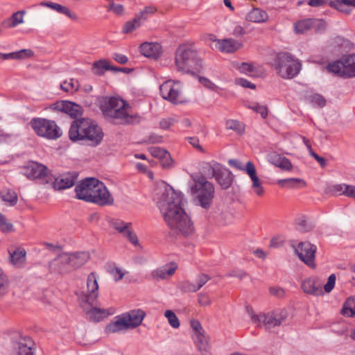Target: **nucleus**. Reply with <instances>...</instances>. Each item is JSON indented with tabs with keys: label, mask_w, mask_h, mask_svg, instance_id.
Here are the masks:
<instances>
[{
	"label": "nucleus",
	"mask_w": 355,
	"mask_h": 355,
	"mask_svg": "<svg viewBox=\"0 0 355 355\" xmlns=\"http://www.w3.org/2000/svg\"><path fill=\"white\" fill-rule=\"evenodd\" d=\"M183 196L172 187H164L157 198V206L171 230L176 234L188 236L193 233V225L190 217L182 208Z\"/></svg>",
	"instance_id": "f257e3e1"
},
{
	"label": "nucleus",
	"mask_w": 355,
	"mask_h": 355,
	"mask_svg": "<svg viewBox=\"0 0 355 355\" xmlns=\"http://www.w3.org/2000/svg\"><path fill=\"white\" fill-rule=\"evenodd\" d=\"M99 103L104 116L114 123L130 125L139 122V116L130 114V105L121 98L103 96Z\"/></svg>",
	"instance_id": "f03ea898"
},
{
	"label": "nucleus",
	"mask_w": 355,
	"mask_h": 355,
	"mask_svg": "<svg viewBox=\"0 0 355 355\" xmlns=\"http://www.w3.org/2000/svg\"><path fill=\"white\" fill-rule=\"evenodd\" d=\"M87 293H77L80 306L86 313L87 318L92 322H99L106 318L109 313L106 309L94 306L98 296V284L97 275L95 272L89 274L87 279Z\"/></svg>",
	"instance_id": "7ed1b4c3"
},
{
	"label": "nucleus",
	"mask_w": 355,
	"mask_h": 355,
	"mask_svg": "<svg viewBox=\"0 0 355 355\" xmlns=\"http://www.w3.org/2000/svg\"><path fill=\"white\" fill-rule=\"evenodd\" d=\"M103 136L101 128L91 119L85 118L74 120L69 130V137L72 141H81L92 146L99 145Z\"/></svg>",
	"instance_id": "20e7f679"
},
{
	"label": "nucleus",
	"mask_w": 355,
	"mask_h": 355,
	"mask_svg": "<svg viewBox=\"0 0 355 355\" xmlns=\"http://www.w3.org/2000/svg\"><path fill=\"white\" fill-rule=\"evenodd\" d=\"M189 189L198 205L205 209L210 208L215 196L214 184L202 175H191Z\"/></svg>",
	"instance_id": "39448f33"
},
{
	"label": "nucleus",
	"mask_w": 355,
	"mask_h": 355,
	"mask_svg": "<svg viewBox=\"0 0 355 355\" xmlns=\"http://www.w3.org/2000/svg\"><path fill=\"white\" fill-rule=\"evenodd\" d=\"M177 70L184 73L194 74L202 67V60L196 49L186 44L180 45L175 53Z\"/></svg>",
	"instance_id": "423d86ee"
},
{
	"label": "nucleus",
	"mask_w": 355,
	"mask_h": 355,
	"mask_svg": "<svg viewBox=\"0 0 355 355\" xmlns=\"http://www.w3.org/2000/svg\"><path fill=\"white\" fill-rule=\"evenodd\" d=\"M275 68L283 78L291 79L301 70V63L287 52L279 53L275 59Z\"/></svg>",
	"instance_id": "0eeeda50"
},
{
	"label": "nucleus",
	"mask_w": 355,
	"mask_h": 355,
	"mask_svg": "<svg viewBox=\"0 0 355 355\" xmlns=\"http://www.w3.org/2000/svg\"><path fill=\"white\" fill-rule=\"evenodd\" d=\"M29 124L34 132L40 137L54 140L62 135L61 128L53 120L35 117L31 120Z\"/></svg>",
	"instance_id": "6e6552de"
},
{
	"label": "nucleus",
	"mask_w": 355,
	"mask_h": 355,
	"mask_svg": "<svg viewBox=\"0 0 355 355\" xmlns=\"http://www.w3.org/2000/svg\"><path fill=\"white\" fill-rule=\"evenodd\" d=\"M287 317L288 313L285 309H277L266 313L252 314L251 320L253 323L257 324L258 327L270 331L272 328L279 327Z\"/></svg>",
	"instance_id": "1a4fd4ad"
},
{
	"label": "nucleus",
	"mask_w": 355,
	"mask_h": 355,
	"mask_svg": "<svg viewBox=\"0 0 355 355\" xmlns=\"http://www.w3.org/2000/svg\"><path fill=\"white\" fill-rule=\"evenodd\" d=\"M159 90L163 98L173 104L184 102L182 87L178 81L168 80L160 85Z\"/></svg>",
	"instance_id": "9d476101"
},
{
	"label": "nucleus",
	"mask_w": 355,
	"mask_h": 355,
	"mask_svg": "<svg viewBox=\"0 0 355 355\" xmlns=\"http://www.w3.org/2000/svg\"><path fill=\"white\" fill-rule=\"evenodd\" d=\"M93 187L94 188L93 194L86 196V202H92L99 206L113 205L114 198L102 182L98 180L96 185Z\"/></svg>",
	"instance_id": "9b49d317"
},
{
	"label": "nucleus",
	"mask_w": 355,
	"mask_h": 355,
	"mask_svg": "<svg viewBox=\"0 0 355 355\" xmlns=\"http://www.w3.org/2000/svg\"><path fill=\"white\" fill-rule=\"evenodd\" d=\"M21 173L30 180L43 179L49 175V170L42 164L30 161L21 167Z\"/></svg>",
	"instance_id": "f8f14e48"
},
{
	"label": "nucleus",
	"mask_w": 355,
	"mask_h": 355,
	"mask_svg": "<svg viewBox=\"0 0 355 355\" xmlns=\"http://www.w3.org/2000/svg\"><path fill=\"white\" fill-rule=\"evenodd\" d=\"M316 250V246L308 241L301 242L295 248V252L298 257L309 266H314Z\"/></svg>",
	"instance_id": "ddd939ff"
},
{
	"label": "nucleus",
	"mask_w": 355,
	"mask_h": 355,
	"mask_svg": "<svg viewBox=\"0 0 355 355\" xmlns=\"http://www.w3.org/2000/svg\"><path fill=\"white\" fill-rule=\"evenodd\" d=\"M98 179L95 178H87L80 182L75 188L76 198L86 202V196H92Z\"/></svg>",
	"instance_id": "4468645a"
},
{
	"label": "nucleus",
	"mask_w": 355,
	"mask_h": 355,
	"mask_svg": "<svg viewBox=\"0 0 355 355\" xmlns=\"http://www.w3.org/2000/svg\"><path fill=\"white\" fill-rule=\"evenodd\" d=\"M69 253H62L49 262L50 270L55 272L66 273L72 270Z\"/></svg>",
	"instance_id": "2eb2a0df"
},
{
	"label": "nucleus",
	"mask_w": 355,
	"mask_h": 355,
	"mask_svg": "<svg viewBox=\"0 0 355 355\" xmlns=\"http://www.w3.org/2000/svg\"><path fill=\"white\" fill-rule=\"evenodd\" d=\"M215 171H218L214 178L222 189H229L234 181L232 173L223 165H216Z\"/></svg>",
	"instance_id": "dca6fc26"
},
{
	"label": "nucleus",
	"mask_w": 355,
	"mask_h": 355,
	"mask_svg": "<svg viewBox=\"0 0 355 355\" xmlns=\"http://www.w3.org/2000/svg\"><path fill=\"white\" fill-rule=\"evenodd\" d=\"M53 109L66 113L73 118L81 115L83 112L80 105L69 101L56 102L53 105Z\"/></svg>",
	"instance_id": "f3484780"
},
{
	"label": "nucleus",
	"mask_w": 355,
	"mask_h": 355,
	"mask_svg": "<svg viewBox=\"0 0 355 355\" xmlns=\"http://www.w3.org/2000/svg\"><path fill=\"white\" fill-rule=\"evenodd\" d=\"M78 178V174L76 172H70L65 174H62L55 179L53 183V187L55 190H62L70 188L74 185Z\"/></svg>",
	"instance_id": "a211bd4d"
},
{
	"label": "nucleus",
	"mask_w": 355,
	"mask_h": 355,
	"mask_svg": "<svg viewBox=\"0 0 355 355\" xmlns=\"http://www.w3.org/2000/svg\"><path fill=\"white\" fill-rule=\"evenodd\" d=\"M123 315L129 328L134 329L141 324L144 317L146 316V313L142 309H137L131 310Z\"/></svg>",
	"instance_id": "6ab92c4d"
},
{
	"label": "nucleus",
	"mask_w": 355,
	"mask_h": 355,
	"mask_svg": "<svg viewBox=\"0 0 355 355\" xmlns=\"http://www.w3.org/2000/svg\"><path fill=\"white\" fill-rule=\"evenodd\" d=\"M302 288L306 293L319 296L323 295L320 282L315 278H308L302 283Z\"/></svg>",
	"instance_id": "aec40b11"
},
{
	"label": "nucleus",
	"mask_w": 355,
	"mask_h": 355,
	"mask_svg": "<svg viewBox=\"0 0 355 355\" xmlns=\"http://www.w3.org/2000/svg\"><path fill=\"white\" fill-rule=\"evenodd\" d=\"M140 52L147 58L157 59L162 53V47L159 44L154 42H144L140 45Z\"/></svg>",
	"instance_id": "412c9836"
},
{
	"label": "nucleus",
	"mask_w": 355,
	"mask_h": 355,
	"mask_svg": "<svg viewBox=\"0 0 355 355\" xmlns=\"http://www.w3.org/2000/svg\"><path fill=\"white\" fill-rule=\"evenodd\" d=\"M69 262L72 269H76L84 265L89 259V254L87 252L69 253Z\"/></svg>",
	"instance_id": "4be33fe9"
},
{
	"label": "nucleus",
	"mask_w": 355,
	"mask_h": 355,
	"mask_svg": "<svg viewBox=\"0 0 355 355\" xmlns=\"http://www.w3.org/2000/svg\"><path fill=\"white\" fill-rule=\"evenodd\" d=\"M218 44L219 50L225 53L234 52L242 46L241 42L232 38L218 40Z\"/></svg>",
	"instance_id": "5701e85b"
},
{
	"label": "nucleus",
	"mask_w": 355,
	"mask_h": 355,
	"mask_svg": "<svg viewBox=\"0 0 355 355\" xmlns=\"http://www.w3.org/2000/svg\"><path fill=\"white\" fill-rule=\"evenodd\" d=\"M327 69L328 71L338 75L341 77H348V67L345 64V60L344 62L341 61H335L331 63H329L327 66Z\"/></svg>",
	"instance_id": "b1692460"
},
{
	"label": "nucleus",
	"mask_w": 355,
	"mask_h": 355,
	"mask_svg": "<svg viewBox=\"0 0 355 355\" xmlns=\"http://www.w3.org/2000/svg\"><path fill=\"white\" fill-rule=\"evenodd\" d=\"M28 340L31 343L29 338ZM26 341V340L24 339V341L15 343L11 355H34L31 343L28 344Z\"/></svg>",
	"instance_id": "393cba45"
},
{
	"label": "nucleus",
	"mask_w": 355,
	"mask_h": 355,
	"mask_svg": "<svg viewBox=\"0 0 355 355\" xmlns=\"http://www.w3.org/2000/svg\"><path fill=\"white\" fill-rule=\"evenodd\" d=\"M41 4L55 10L58 13L64 15L71 19H78V16L75 12H71L67 7L62 6L61 4L53 2H42Z\"/></svg>",
	"instance_id": "a878e982"
},
{
	"label": "nucleus",
	"mask_w": 355,
	"mask_h": 355,
	"mask_svg": "<svg viewBox=\"0 0 355 355\" xmlns=\"http://www.w3.org/2000/svg\"><path fill=\"white\" fill-rule=\"evenodd\" d=\"M268 19V15L265 10L258 8H252L247 15L246 19L254 23H263Z\"/></svg>",
	"instance_id": "bb28decb"
},
{
	"label": "nucleus",
	"mask_w": 355,
	"mask_h": 355,
	"mask_svg": "<svg viewBox=\"0 0 355 355\" xmlns=\"http://www.w3.org/2000/svg\"><path fill=\"white\" fill-rule=\"evenodd\" d=\"M177 267L173 265L164 266L152 272V277L155 280L164 279L173 275Z\"/></svg>",
	"instance_id": "cd10ccee"
},
{
	"label": "nucleus",
	"mask_w": 355,
	"mask_h": 355,
	"mask_svg": "<svg viewBox=\"0 0 355 355\" xmlns=\"http://www.w3.org/2000/svg\"><path fill=\"white\" fill-rule=\"evenodd\" d=\"M126 329L130 328L123 314L116 321L106 326V331L110 333H116Z\"/></svg>",
	"instance_id": "c85d7f7f"
},
{
	"label": "nucleus",
	"mask_w": 355,
	"mask_h": 355,
	"mask_svg": "<svg viewBox=\"0 0 355 355\" xmlns=\"http://www.w3.org/2000/svg\"><path fill=\"white\" fill-rule=\"evenodd\" d=\"M270 161L275 166L288 171L292 168V164L288 159L277 154L270 155Z\"/></svg>",
	"instance_id": "c756f323"
},
{
	"label": "nucleus",
	"mask_w": 355,
	"mask_h": 355,
	"mask_svg": "<svg viewBox=\"0 0 355 355\" xmlns=\"http://www.w3.org/2000/svg\"><path fill=\"white\" fill-rule=\"evenodd\" d=\"M196 343L198 349L201 352L202 355H210L209 352V347L204 332L196 334Z\"/></svg>",
	"instance_id": "7c9ffc66"
},
{
	"label": "nucleus",
	"mask_w": 355,
	"mask_h": 355,
	"mask_svg": "<svg viewBox=\"0 0 355 355\" xmlns=\"http://www.w3.org/2000/svg\"><path fill=\"white\" fill-rule=\"evenodd\" d=\"M10 262L13 265H20L26 260V252L24 249L18 248L13 251H9Z\"/></svg>",
	"instance_id": "2f4dec72"
},
{
	"label": "nucleus",
	"mask_w": 355,
	"mask_h": 355,
	"mask_svg": "<svg viewBox=\"0 0 355 355\" xmlns=\"http://www.w3.org/2000/svg\"><path fill=\"white\" fill-rule=\"evenodd\" d=\"M110 64L105 60H100L95 62L92 66V71L94 74L101 76L104 73L105 71H109Z\"/></svg>",
	"instance_id": "473e14b6"
},
{
	"label": "nucleus",
	"mask_w": 355,
	"mask_h": 355,
	"mask_svg": "<svg viewBox=\"0 0 355 355\" xmlns=\"http://www.w3.org/2000/svg\"><path fill=\"white\" fill-rule=\"evenodd\" d=\"M277 184L285 188H296L299 184L304 185V181L300 178L281 179L277 181Z\"/></svg>",
	"instance_id": "72a5a7b5"
},
{
	"label": "nucleus",
	"mask_w": 355,
	"mask_h": 355,
	"mask_svg": "<svg viewBox=\"0 0 355 355\" xmlns=\"http://www.w3.org/2000/svg\"><path fill=\"white\" fill-rule=\"evenodd\" d=\"M107 272H109L114 278L115 282H118L123 279L124 272L120 268L116 267L114 263H108L105 266Z\"/></svg>",
	"instance_id": "f704fd0d"
},
{
	"label": "nucleus",
	"mask_w": 355,
	"mask_h": 355,
	"mask_svg": "<svg viewBox=\"0 0 355 355\" xmlns=\"http://www.w3.org/2000/svg\"><path fill=\"white\" fill-rule=\"evenodd\" d=\"M157 12V8L154 6H149L144 8V10L140 11L136 15L137 17H139V21L144 23L149 16L155 14Z\"/></svg>",
	"instance_id": "c9c22d12"
},
{
	"label": "nucleus",
	"mask_w": 355,
	"mask_h": 355,
	"mask_svg": "<svg viewBox=\"0 0 355 355\" xmlns=\"http://www.w3.org/2000/svg\"><path fill=\"white\" fill-rule=\"evenodd\" d=\"M312 24L310 19L300 21L295 24V31L297 33H304L311 28Z\"/></svg>",
	"instance_id": "e433bc0d"
},
{
	"label": "nucleus",
	"mask_w": 355,
	"mask_h": 355,
	"mask_svg": "<svg viewBox=\"0 0 355 355\" xmlns=\"http://www.w3.org/2000/svg\"><path fill=\"white\" fill-rule=\"evenodd\" d=\"M226 128L232 130L239 134H242L245 131V125L239 121L229 119L225 123Z\"/></svg>",
	"instance_id": "4c0bfd02"
},
{
	"label": "nucleus",
	"mask_w": 355,
	"mask_h": 355,
	"mask_svg": "<svg viewBox=\"0 0 355 355\" xmlns=\"http://www.w3.org/2000/svg\"><path fill=\"white\" fill-rule=\"evenodd\" d=\"M1 196L3 201L8 202L12 206L16 205L17 202V195L11 189H8L2 192Z\"/></svg>",
	"instance_id": "58836bf2"
},
{
	"label": "nucleus",
	"mask_w": 355,
	"mask_h": 355,
	"mask_svg": "<svg viewBox=\"0 0 355 355\" xmlns=\"http://www.w3.org/2000/svg\"><path fill=\"white\" fill-rule=\"evenodd\" d=\"M354 302V299L348 298L347 300L345 302L343 307L341 311V313L347 317H354L355 316V305L354 308L350 307L352 303Z\"/></svg>",
	"instance_id": "ea45409f"
},
{
	"label": "nucleus",
	"mask_w": 355,
	"mask_h": 355,
	"mask_svg": "<svg viewBox=\"0 0 355 355\" xmlns=\"http://www.w3.org/2000/svg\"><path fill=\"white\" fill-rule=\"evenodd\" d=\"M142 23L139 21V17L136 16L132 20L127 21L123 28V32L124 33H129L139 27Z\"/></svg>",
	"instance_id": "a19ab883"
},
{
	"label": "nucleus",
	"mask_w": 355,
	"mask_h": 355,
	"mask_svg": "<svg viewBox=\"0 0 355 355\" xmlns=\"http://www.w3.org/2000/svg\"><path fill=\"white\" fill-rule=\"evenodd\" d=\"M216 165H221L220 164L212 161L210 162H207L203 166V170L205 174L209 178H214L218 173V171H215Z\"/></svg>",
	"instance_id": "79ce46f5"
},
{
	"label": "nucleus",
	"mask_w": 355,
	"mask_h": 355,
	"mask_svg": "<svg viewBox=\"0 0 355 355\" xmlns=\"http://www.w3.org/2000/svg\"><path fill=\"white\" fill-rule=\"evenodd\" d=\"M237 68L241 73L251 76H255L257 72L256 68L254 65L248 62H242Z\"/></svg>",
	"instance_id": "37998d69"
},
{
	"label": "nucleus",
	"mask_w": 355,
	"mask_h": 355,
	"mask_svg": "<svg viewBox=\"0 0 355 355\" xmlns=\"http://www.w3.org/2000/svg\"><path fill=\"white\" fill-rule=\"evenodd\" d=\"M178 288L183 293H196L198 291L196 284L187 280L180 282Z\"/></svg>",
	"instance_id": "c03bdc74"
},
{
	"label": "nucleus",
	"mask_w": 355,
	"mask_h": 355,
	"mask_svg": "<svg viewBox=\"0 0 355 355\" xmlns=\"http://www.w3.org/2000/svg\"><path fill=\"white\" fill-rule=\"evenodd\" d=\"M164 315L168 319V323L172 327L178 328L180 327L179 320L173 311H166L164 313Z\"/></svg>",
	"instance_id": "a18cd8bd"
},
{
	"label": "nucleus",
	"mask_w": 355,
	"mask_h": 355,
	"mask_svg": "<svg viewBox=\"0 0 355 355\" xmlns=\"http://www.w3.org/2000/svg\"><path fill=\"white\" fill-rule=\"evenodd\" d=\"M249 107L261 114L262 118L266 119L268 116V108L266 105H260L257 103H252Z\"/></svg>",
	"instance_id": "49530a36"
},
{
	"label": "nucleus",
	"mask_w": 355,
	"mask_h": 355,
	"mask_svg": "<svg viewBox=\"0 0 355 355\" xmlns=\"http://www.w3.org/2000/svg\"><path fill=\"white\" fill-rule=\"evenodd\" d=\"M8 288V280L7 276L0 268V295H4Z\"/></svg>",
	"instance_id": "de8ad7c7"
},
{
	"label": "nucleus",
	"mask_w": 355,
	"mask_h": 355,
	"mask_svg": "<svg viewBox=\"0 0 355 355\" xmlns=\"http://www.w3.org/2000/svg\"><path fill=\"white\" fill-rule=\"evenodd\" d=\"M348 67V77H355V55H349L345 60Z\"/></svg>",
	"instance_id": "09e8293b"
},
{
	"label": "nucleus",
	"mask_w": 355,
	"mask_h": 355,
	"mask_svg": "<svg viewBox=\"0 0 355 355\" xmlns=\"http://www.w3.org/2000/svg\"><path fill=\"white\" fill-rule=\"evenodd\" d=\"M251 180L252 182V188L254 192L258 196H262L264 190L258 176L252 178Z\"/></svg>",
	"instance_id": "8fccbe9b"
},
{
	"label": "nucleus",
	"mask_w": 355,
	"mask_h": 355,
	"mask_svg": "<svg viewBox=\"0 0 355 355\" xmlns=\"http://www.w3.org/2000/svg\"><path fill=\"white\" fill-rule=\"evenodd\" d=\"M131 225L130 223H125L122 220H117L112 223L113 227L116 230L119 232L124 234L125 231Z\"/></svg>",
	"instance_id": "3c124183"
},
{
	"label": "nucleus",
	"mask_w": 355,
	"mask_h": 355,
	"mask_svg": "<svg viewBox=\"0 0 355 355\" xmlns=\"http://www.w3.org/2000/svg\"><path fill=\"white\" fill-rule=\"evenodd\" d=\"M60 88L64 92H69L70 90H78V82L73 79H70L69 81H64L60 85Z\"/></svg>",
	"instance_id": "603ef678"
},
{
	"label": "nucleus",
	"mask_w": 355,
	"mask_h": 355,
	"mask_svg": "<svg viewBox=\"0 0 355 355\" xmlns=\"http://www.w3.org/2000/svg\"><path fill=\"white\" fill-rule=\"evenodd\" d=\"M24 14H25L24 10H20V11H17V12L13 13L11 17V20H12L11 26L15 27V26H17L18 24L23 23V21H24L23 17H24Z\"/></svg>",
	"instance_id": "864d4df0"
},
{
	"label": "nucleus",
	"mask_w": 355,
	"mask_h": 355,
	"mask_svg": "<svg viewBox=\"0 0 355 355\" xmlns=\"http://www.w3.org/2000/svg\"><path fill=\"white\" fill-rule=\"evenodd\" d=\"M211 277L205 273H200L196 278V287L197 291H199L209 279Z\"/></svg>",
	"instance_id": "5fc2aeb1"
},
{
	"label": "nucleus",
	"mask_w": 355,
	"mask_h": 355,
	"mask_svg": "<svg viewBox=\"0 0 355 355\" xmlns=\"http://www.w3.org/2000/svg\"><path fill=\"white\" fill-rule=\"evenodd\" d=\"M149 151L153 157L158 158L159 160L163 158L165 156V153L168 152L166 150L160 147H151L149 148Z\"/></svg>",
	"instance_id": "6e6d98bb"
},
{
	"label": "nucleus",
	"mask_w": 355,
	"mask_h": 355,
	"mask_svg": "<svg viewBox=\"0 0 355 355\" xmlns=\"http://www.w3.org/2000/svg\"><path fill=\"white\" fill-rule=\"evenodd\" d=\"M336 277L335 274H331L328 279L327 284L324 286V290L326 293L331 292L335 286Z\"/></svg>",
	"instance_id": "4d7b16f0"
},
{
	"label": "nucleus",
	"mask_w": 355,
	"mask_h": 355,
	"mask_svg": "<svg viewBox=\"0 0 355 355\" xmlns=\"http://www.w3.org/2000/svg\"><path fill=\"white\" fill-rule=\"evenodd\" d=\"M244 171L250 176V179L257 176L254 164L252 162H248L245 165Z\"/></svg>",
	"instance_id": "13d9d810"
},
{
	"label": "nucleus",
	"mask_w": 355,
	"mask_h": 355,
	"mask_svg": "<svg viewBox=\"0 0 355 355\" xmlns=\"http://www.w3.org/2000/svg\"><path fill=\"white\" fill-rule=\"evenodd\" d=\"M144 142L146 144H160L162 142V137L152 133L144 140Z\"/></svg>",
	"instance_id": "bf43d9fd"
},
{
	"label": "nucleus",
	"mask_w": 355,
	"mask_h": 355,
	"mask_svg": "<svg viewBox=\"0 0 355 355\" xmlns=\"http://www.w3.org/2000/svg\"><path fill=\"white\" fill-rule=\"evenodd\" d=\"M160 164L164 168H169L171 167L173 164V159L171 157V155L168 152L165 153V156L162 158L160 160Z\"/></svg>",
	"instance_id": "052dcab7"
},
{
	"label": "nucleus",
	"mask_w": 355,
	"mask_h": 355,
	"mask_svg": "<svg viewBox=\"0 0 355 355\" xmlns=\"http://www.w3.org/2000/svg\"><path fill=\"white\" fill-rule=\"evenodd\" d=\"M327 3H329L331 6H333L335 3L331 0H309L308 2V4L311 7L322 6Z\"/></svg>",
	"instance_id": "680f3d73"
},
{
	"label": "nucleus",
	"mask_w": 355,
	"mask_h": 355,
	"mask_svg": "<svg viewBox=\"0 0 355 355\" xmlns=\"http://www.w3.org/2000/svg\"><path fill=\"white\" fill-rule=\"evenodd\" d=\"M311 101L312 103L316 104L320 107H323L325 105L326 100L324 98L318 94H313L311 96Z\"/></svg>",
	"instance_id": "e2e57ef3"
},
{
	"label": "nucleus",
	"mask_w": 355,
	"mask_h": 355,
	"mask_svg": "<svg viewBox=\"0 0 355 355\" xmlns=\"http://www.w3.org/2000/svg\"><path fill=\"white\" fill-rule=\"evenodd\" d=\"M198 303L201 306H209L211 301L207 293H200L198 295Z\"/></svg>",
	"instance_id": "0e129e2a"
},
{
	"label": "nucleus",
	"mask_w": 355,
	"mask_h": 355,
	"mask_svg": "<svg viewBox=\"0 0 355 355\" xmlns=\"http://www.w3.org/2000/svg\"><path fill=\"white\" fill-rule=\"evenodd\" d=\"M348 184H336L333 187V191L339 195H344L346 196Z\"/></svg>",
	"instance_id": "69168bd1"
},
{
	"label": "nucleus",
	"mask_w": 355,
	"mask_h": 355,
	"mask_svg": "<svg viewBox=\"0 0 355 355\" xmlns=\"http://www.w3.org/2000/svg\"><path fill=\"white\" fill-rule=\"evenodd\" d=\"M270 293L277 297L281 298L285 295V291L279 286H272L269 288Z\"/></svg>",
	"instance_id": "338daca9"
},
{
	"label": "nucleus",
	"mask_w": 355,
	"mask_h": 355,
	"mask_svg": "<svg viewBox=\"0 0 355 355\" xmlns=\"http://www.w3.org/2000/svg\"><path fill=\"white\" fill-rule=\"evenodd\" d=\"M228 164L230 166L238 169L239 171H244L245 165L239 159H231L228 160Z\"/></svg>",
	"instance_id": "774afa93"
}]
</instances>
